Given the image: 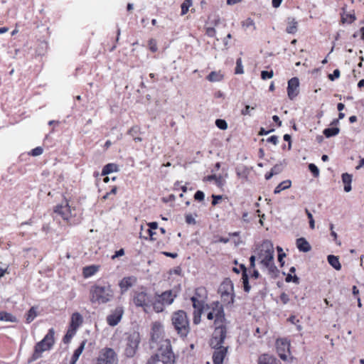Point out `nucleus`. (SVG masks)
<instances>
[{"mask_svg": "<svg viewBox=\"0 0 364 364\" xmlns=\"http://www.w3.org/2000/svg\"><path fill=\"white\" fill-rule=\"evenodd\" d=\"M208 309L209 311L207 314L208 320H213L215 328L210 340L212 348L223 347L222 344L226 337V319L223 306L219 302L212 303Z\"/></svg>", "mask_w": 364, "mask_h": 364, "instance_id": "nucleus-1", "label": "nucleus"}, {"mask_svg": "<svg viewBox=\"0 0 364 364\" xmlns=\"http://www.w3.org/2000/svg\"><path fill=\"white\" fill-rule=\"evenodd\" d=\"M257 259L260 264L269 271L276 269L274 265V250L271 241L266 240L257 248Z\"/></svg>", "mask_w": 364, "mask_h": 364, "instance_id": "nucleus-2", "label": "nucleus"}, {"mask_svg": "<svg viewBox=\"0 0 364 364\" xmlns=\"http://www.w3.org/2000/svg\"><path fill=\"white\" fill-rule=\"evenodd\" d=\"M92 302L105 304L109 301L114 296V291L110 285L95 286L90 291Z\"/></svg>", "mask_w": 364, "mask_h": 364, "instance_id": "nucleus-3", "label": "nucleus"}, {"mask_svg": "<svg viewBox=\"0 0 364 364\" xmlns=\"http://www.w3.org/2000/svg\"><path fill=\"white\" fill-rule=\"evenodd\" d=\"M54 344V330L50 328L48 333L45 336L44 338L40 342L37 343L34 348V351L32 355L30 362L36 360L42 356V353L45 351L49 350Z\"/></svg>", "mask_w": 364, "mask_h": 364, "instance_id": "nucleus-4", "label": "nucleus"}, {"mask_svg": "<svg viewBox=\"0 0 364 364\" xmlns=\"http://www.w3.org/2000/svg\"><path fill=\"white\" fill-rule=\"evenodd\" d=\"M172 323L181 337H186L189 332V322L183 311H178L172 315Z\"/></svg>", "mask_w": 364, "mask_h": 364, "instance_id": "nucleus-5", "label": "nucleus"}, {"mask_svg": "<svg viewBox=\"0 0 364 364\" xmlns=\"http://www.w3.org/2000/svg\"><path fill=\"white\" fill-rule=\"evenodd\" d=\"M154 357L155 358V361L157 358L158 360L161 361L164 364L175 363V355L172 351L169 340L166 339L162 341L159 353Z\"/></svg>", "mask_w": 364, "mask_h": 364, "instance_id": "nucleus-6", "label": "nucleus"}, {"mask_svg": "<svg viewBox=\"0 0 364 364\" xmlns=\"http://www.w3.org/2000/svg\"><path fill=\"white\" fill-rule=\"evenodd\" d=\"M133 302L136 306L142 307L144 311H147V309L151 306L152 296L145 288L141 287L134 292Z\"/></svg>", "mask_w": 364, "mask_h": 364, "instance_id": "nucleus-7", "label": "nucleus"}, {"mask_svg": "<svg viewBox=\"0 0 364 364\" xmlns=\"http://www.w3.org/2000/svg\"><path fill=\"white\" fill-rule=\"evenodd\" d=\"M125 342L124 353L127 357L132 358L135 355L140 343L139 333L136 331L128 333L126 336Z\"/></svg>", "mask_w": 364, "mask_h": 364, "instance_id": "nucleus-8", "label": "nucleus"}, {"mask_svg": "<svg viewBox=\"0 0 364 364\" xmlns=\"http://www.w3.org/2000/svg\"><path fill=\"white\" fill-rule=\"evenodd\" d=\"M117 355L112 348H105L100 353L96 364H117Z\"/></svg>", "mask_w": 364, "mask_h": 364, "instance_id": "nucleus-9", "label": "nucleus"}, {"mask_svg": "<svg viewBox=\"0 0 364 364\" xmlns=\"http://www.w3.org/2000/svg\"><path fill=\"white\" fill-rule=\"evenodd\" d=\"M276 344L279 356L283 360H287L289 353L290 344L289 341L286 339H278Z\"/></svg>", "mask_w": 364, "mask_h": 364, "instance_id": "nucleus-10", "label": "nucleus"}, {"mask_svg": "<svg viewBox=\"0 0 364 364\" xmlns=\"http://www.w3.org/2000/svg\"><path fill=\"white\" fill-rule=\"evenodd\" d=\"M124 309L121 306L117 307L110 315L107 318V321L109 326H114L121 321Z\"/></svg>", "mask_w": 364, "mask_h": 364, "instance_id": "nucleus-11", "label": "nucleus"}, {"mask_svg": "<svg viewBox=\"0 0 364 364\" xmlns=\"http://www.w3.org/2000/svg\"><path fill=\"white\" fill-rule=\"evenodd\" d=\"M299 80L297 77H292L288 81L287 94L290 100L295 98L299 94Z\"/></svg>", "mask_w": 364, "mask_h": 364, "instance_id": "nucleus-12", "label": "nucleus"}, {"mask_svg": "<svg viewBox=\"0 0 364 364\" xmlns=\"http://www.w3.org/2000/svg\"><path fill=\"white\" fill-rule=\"evenodd\" d=\"M136 282V278L135 277L131 276L124 277L122 280H120L119 283L121 294H123L124 292H126L129 288L134 286Z\"/></svg>", "mask_w": 364, "mask_h": 364, "instance_id": "nucleus-13", "label": "nucleus"}, {"mask_svg": "<svg viewBox=\"0 0 364 364\" xmlns=\"http://www.w3.org/2000/svg\"><path fill=\"white\" fill-rule=\"evenodd\" d=\"M214 348L215 351L213 355L214 364H223V360L228 352V348L225 347H218Z\"/></svg>", "mask_w": 364, "mask_h": 364, "instance_id": "nucleus-14", "label": "nucleus"}, {"mask_svg": "<svg viewBox=\"0 0 364 364\" xmlns=\"http://www.w3.org/2000/svg\"><path fill=\"white\" fill-rule=\"evenodd\" d=\"M218 292L220 294L234 293V287L232 281L229 279H225L220 285Z\"/></svg>", "mask_w": 364, "mask_h": 364, "instance_id": "nucleus-15", "label": "nucleus"}, {"mask_svg": "<svg viewBox=\"0 0 364 364\" xmlns=\"http://www.w3.org/2000/svg\"><path fill=\"white\" fill-rule=\"evenodd\" d=\"M55 213L60 215L63 220H68V202L65 201V204L58 205L54 210Z\"/></svg>", "mask_w": 364, "mask_h": 364, "instance_id": "nucleus-16", "label": "nucleus"}, {"mask_svg": "<svg viewBox=\"0 0 364 364\" xmlns=\"http://www.w3.org/2000/svg\"><path fill=\"white\" fill-rule=\"evenodd\" d=\"M163 333V326L160 322H154L151 326L152 340L156 341Z\"/></svg>", "mask_w": 364, "mask_h": 364, "instance_id": "nucleus-17", "label": "nucleus"}, {"mask_svg": "<svg viewBox=\"0 0 364 364\" xmlns=\"http://www.w3.org/2000/svg\"><path fill=\"white\" fill-rule=\"evenodd\" d=\"M296 245L300 252H307L311 250V245L304 237L298 238Z\"/></svg>", "mask_w": 364, "mask_h": 364, "instance_id": "nucleus-18", "label": "nucleus"}, {"mask_svg": "<svg viewBox=\"0 0 364 364\" xmlns=\"http://www.w3.org/2000/svg\"><path fill=\"white\" fill-rule=\"evenodd\" d=\"M158 296L164 304H165V305H170L173 303L176 297V294H173L172 291H166Z\"/></svg>", "mask_w": 364, "mask_h": 364, "instance_id": "nucleus-19", "label": "nucleus"}, {"mask_svg": "<svg viewBox=\"0 0 364 364\" xmlns=\"http://www.w3.org/2000/svg\"><path fill=\"white\" fill-rule=\"evenodd\" d=\"M207 181H215V184L218 187H223L225 185V181L221 175L217 176L215 174L208 176L205 178Z\"/></svg>", "mask_w": 364, "mask_h": 364, "instance_id": "nucleus-20", "label": "nucleus"}, {"mask_svg": "<svg viewBox=\"0 0 364 364\" xmlns=\"http://www.w3.org/2000/svg\"><path fill=\"white\" fill-rule=\"evenodd\" d=\"M100 269L98 265H90L83 268V276L85 278H89L95 274Z\"/></svg>", "mask_w": 364, "mask_h": 364, "instance_id": "nucleus-21", "label": "nucleus"}, {"mask_svg": "<svg viewBox=\"0 0 364 364\" xmlns=\"http://www.w3.org/2000/svg\"><path fill=\"white\" fill-rule=\"evenodd\" d=\"M82 316L78 313H74L71 317V326L75 330L82 323Z\"/></svg>", "mask_w": 364, "mask_h": 364, "instance_id": "nucleus-22", "label": "nucleus"}, {"mask_svg": "<svg viewBox=\"0 0 364 364\" xmlns=\"http://www.w3.org/2000/svg\"><path fill=\"white\" fill-rule=\"evenodd\" d=\"M287 23L286 31L291 34L295 33L297 31V21L294 18H288Z\"/></svg>", "mask_w": 364, "mask_h": 364, "instance_id": "nucleus-23", "label": "nucleus"}, {"mask_svg": "<svg viewBox=\"0 0 364 364\" xmlns=\"http://www.w3.org/2000/svg\"><path fill=\"white\" fill-rule=\"evenodd\" d=\"M151 305L153 306L154 311L157 313L163 311L164 306H166L159 296H156L154 301H152L151 306Z\"/></svg>", "mask_w": 364, "mask_h": 364, "instance_id": "nucleus-24", "label": "nucleus"}, {"mask_svg": "<svg viewBox=\"0 0 364 364\" xmlns=\"http://www.w3.org/2000/svg\"><path fill=\"white\" fill-rule=\"evenodd\" d=\"M223 79V75L220 71H213L207 76V80L210 82H220Z\"/></svg>", "mask_w": 364, "mask_h": 364, "instance_id": "nucleus-25", "label": "nucleus"}, {"mask_svg": "<svg viewBox=\"0 0 364 364\" xmlns=\"http://www.w3.org/2000/svg\"><path fill=\"white\" fill-rule=\"evenodd\" d=\"M328 263L336 270H340L341 269V264L339 262L338 257L334 255H328Z\"/></svg>", "mask_w": 364, "mask_h": 364, "instance_id": "nucleus-26", "label": "nucleus"}, {"mask_svg": "<svg viewBox=\"0 0 364 364\" xmlns=\"http://www.w3.org/2000/svg\"><path fill=\"white\" fill-rule=\"evenodd\" d=\"M85 346V341H82L80 346L75 350L73 355L72 357L71 364H75L76 361L78 360L80 355L82 354L84 348Z\"/></svg>", "mask_w": 364, "mask_h": 364, "instance_id": "nucleus-27", "label": "nucleus"}, {"mask_svg": "<svg viewBox=\"0 0 364 364\" xmlns=\"http://www.w3.org/2000/svg\"><path fill=\"white\" fill-rule=\"evenodd\" d=\"M116 171H117V166L115 164H108L102 168V175L106 176Z\"/></svg>", "mask_w": 364, "mask_h": 364, "instance_id": "nucleus-28", "label": "nucleus"}, {"mask_svg": "<svg viewBox=\"0 0 364 364\" xmlns=\"http://www.w3.org/2000/svg\"><path fill=\"white\" fill-rule=\"evenodd\" d=\"M291 185V181L287 180L280 183L274 189L275 194L279 193L282 191L289 188Z\"/></svg>", "mask_w": 364, "mask_h": 364, "instance_id": "nucleus-29", "label": "nucleus"}, {"mask_svg": "<svg viewBox=\"0 0 364 364\" xmlns=\"http://www.w3.org/2000/svg\"><path fill=\"white\" fill-rule=\"evenodd\" d=\"M0 321L16 322V318L10 313L6 311H0Z\"/></svg>", "mask_w": 364, "mask_h": 364, "instance_id": "nucleus-30", "label": "nucleus"}, {"mask_svg": "<svg viewBox=\"0 0 364 364\" xmlns=\"http://www.w3.org/2000/svg\"><path fill=\"white\" fill-rule=\"evenodd\" d=\"M234 293L220 294L221 300L225 304H232L234 302Z\"/></svg>", "mask_w": 364, "mask_h": 364, "instance_id": "nucleus-31", "label": "nucleus"}, {"mask_svg": "<svg viewBox=\"0 0 364 364\" xmlns=\"http://www.w3.org/2000/svg\"><path fill=\"white\" fill-rule=\"evenodd\" d=\"M37 315V308L35 306L31 307L27 313L26 321L28 323H31L35 319Z\"/></svg>", "mask_w": 364, "mask_h": 364, "instance_id": "nucleus-32", "label": "nucleus"}, {"mask_svg": "<svg viewBox=\"0 0 364 364\" xmlns=\"http://www.w3.org/2000/svg\"><path fill=\"white\" fill-rule=\"evenodd\" d=\"M339 132L340 129L338 127L327 128L323 130V134L326 137L329 138L337 135Z\"/></svg>", "mask_w": 364, "mask_h": 364, "instance_id": "nucleus-33", "label": "nucleus"}, {"mask_svg": "<svg viewBox=\"0 0 364 364\" xmlns=\"http://www.w3.org/2000/svg\"><path fill=\"white\" fill-rule=\"evenodd\" d=\"M241 267L244 268V272L242 274V282L244 285V290L245 291L248 292L250 290V287L248 284V277L246 274V269L243 265H242Z\"/></svg>", "mask_w": 364, "mask_h": 364, "instance_id": "nucleus-34", "label": "nucleus"}, {"mask_svg": "<svg viewBox=\"0 0 364 364\" xmlns=\"http://www.w3.org/2000/svg\"><path fill=\"white\" fill-rule=\"evenodd\" d=\"M191 301L193 302V306L195 311H203V304L201 301L198 300L195 296H192Z\"/></svg>", "mask_w": 364, "mask_h": 364, "instance_id": "nucleus-35", "label": "nucleus"}, {"mask_svg": "<svg viewBox=\"0 0 364 364\" xmlns=\"http://www.w3.org/2000/svg\"><path fill=\"white\" fill-rule=\"evenodd\" d=\"M192 5V0H185L181 4V15H185Z\"/></svg>", "mask_w": 364, "mask_h": 364, "instance_id": "nucleus-36", "label": "nucleus"}, {"mask_svg": "<svg viewBox=\"0 0 364 364\" xmlns=\"http://www.w3.org/2000/svg\"><path fill=\"white\" fill-rule=\"evenodd\" d=\"M272 362V358L268 355L264 354L259 358L258 364H271Z\"/></svg>", "mask_w": 364, "mask_h": 364, "instance_id": "nucleus-37", "label": "nucleus"}, {"mask_svg": "<svg viewBox=\"0 0 364 364\" xmlns=\"http://www.w3.org/2000/svg\"><path fill=\"white\" fill-rule=\"evenodd\" d=\"M215 124L216 126L220 129H222V130H225L227 129L228 128V123L226 122L225 120L224 119H218L215 121Z\"/></svg>", "mask_w": 364, "mask_h": 364, "instance_id": "nucleus-38", "label": "nucleus"}, {"mask_svg": "<svg viewBox=\"0 0 364 364\" xmlns=\"http://www.w3.org/2000/svg\"><path fill=\"white\" fill-rule=\"evenodd\" d=\"M355 19V17L353 14H342L343 23H352Z\"/></svg>", "mask_w": 364, "mask_h": 364, "instance_id": "nucleus-39", "label": "nucleus"}, {"mask_svg": "<svg viewBox=\"0 0 364 364\" xmlns=\"http://www.w3.org/2000/svg\"><path fill=\"white\" fill-rule=\"evenodd\" d=\"M244 73L243 66L241 58H238L236 61L235 73L242 74Z\"/></svg>", "mask_w": 364, "mask_h": 364, "instance_id": "nucleus-40", "label": "nucleus"}, {"mask_svg": "<svg viewBox=\"0 0 364 364\" xmlns=\"http://www.w3.org/2000/svg\"><path fill=\"white\" fill-rule=\"evenodd\" d=\"M309 169L310 170V171L312 173V174L315 177L318 176L319 170H318V167L314 164H310L309 165Z\"/></svg>", "mask_w": 364, "mask_h": 364, "instance_id": "nucleus-41", "label": "nucleus"}, {"mask_svg": "<svg viewBox=\"0 0 364 364\" xmlns=\"http://www.w3.org/2000/svg\"><path fill=\"white\" fill-rule=\"evenodd\" d=\"M342 181L344 183V185L351 183L352 175L348 174L347 173H343L342 174Z\"/></svg>", "mask_w": 364, "mask_h": 364, "instance_id": "nucleus-42", "label": "nucleus"}, {"mask_svg": "<svg viewBox=\"0 0 364 364\" xmlns=\"http://www.w3.org/2000/svg\"><path fill=\"white\" fill-rule=\"evenodd\" d=\"M283 170V166L282 164H277L273 166V168L271 169V171L274 174H279Z\"/></svg>", "mask_w": 364, "mask_h": 364, "instance_id": "nucleus-43", "label": "nucleus"}, {"mask_svg": "<svg viewBox=\"0 0 364 364\" xmlns=\"http://www.w3.org/2000/svg\"><path fill=\"white\" fill-rule=\"evenodd\" d=\"M203 311H194L193 312V323L198 324L200 322V317Z\"/></svg>", "mask_w": 364, "mask_h": 364, "instance_id": "nucleus-44", "label": "nucleus"}, {"mask_svg": "<svg viewBox=\"0 0 364 364\" xmlns=\"http://www.w3.org/2000/svg\"><path fill=\"white\" fill-rule=\"evenodd\" d=\"M43 152V149L41 146H38L31 150L30 154L33 156H38L41 155Z\"/></svg>", "mask_w": 364, "mask_h": 364, "instance_id": "nucleus-45", "label": "nucleus"}, {"mask_svg": "<svg viewBox=\"0 0 364 364\" xmlns=\"http://www.w3.org/2000/svg\"><path fill=\"white\" fill-rule=\"evenodd\" d=\"M273 75H274V73L272 70H270V71L263 70L261 73V77L263 80L270 79L273 77Z\"/></svg>", "mask_w": 364, "mask_h": 364, "instance_id": "nucleus-46", "label": "nucleus"}, {"mask_svg": "<svg viewBox=\"0 0 364 364\" xmlns=\"http://www.w3.org/2000/svg\"><path fill=\"white\" fill-rule=\"evenodd\" d=\"M306 213L307 217H308V218L309 220V226H310V228L311 229H314L315 228V221L314 220L312 214L307 209H306Z\"/></svg>", "mask_w": 364, "mask_h": 364, "instance_id": "nucleus-47", "label": "nucleus"}, {"mask_svg": "<svg viewBox=\"0 0 364 364\" xmlns=\"http://www.w3.org/2000/svg\"><path fill=\"white\" fill-rule=\"evenodd\" d=\"M140 132V127L138 126L132 127L128 132L129 134L132 136H135L137 134Z\"/></svg>", "mask_w": 364, "mask_h": 364, "instance_id": "nucleus-48", "label": "nucleus"}, {"mask_svg": "<svg viewBox=\"0 0 364 364\" xmlns=\"http://www.w3.org/2000/svg\"><path fill=\"white\" fill-rule=\"evenodd\" d=\"M330 80L333 81L340 77V71L338 69H336L332 74L328 75Z\"/></svg>", "mask_w": 364, "mask_h": 364, "instance_id": "nucleus-49", "label": "nucleus"}, {"mask_svg": "<svg viewBox=\"0 0 364 364\" xmlns=\"http://www.w3.org/2000/svg\"><path fill=\"white\" fill-rule=\"evenodd\" d=\"M194 198L196 200L202 201L204 200L205 194L201 191H198L194 195Z\"/></svg>", "mask_w": 364, "mask_h": 364, "instance_id": "nucleus-50", "label": "nucleus"}, {"mask_svg": "<svg viewBox=\"0 0 364 364\" xmlns=\"http://www.w3.org/2000/svg\"><path fill=\"white\" fill-rule=\"evenodd\" d=\"M255 107H250V105H246L245 109L241 111V114L242 115H250V110L255 109Z\"/></svg>", "mask_w": 364, "mask_h": 364, "instance_id": "nucleus-51", "label": "nucleus"}, {"mask_svg": "<svg viewBox=\"0 0 364 364\" xmlns=\"http://www.w3.org/2000/svg\"><path fill=\"white\" fill-rule=\"evenodd\" d=\"M149 48L152 52H156L157 50L156 42L154 39H151L149 41Z\"/></svg>", "mask_w": 364, "mask_h": 364, "instance_id": "nucleus-52", "label": "nucleus"}, {"mask_svg": "<svg viewBox=\"0 0 364 364\" xmlns=\"http://www.w3.org/2000/svg\"><path fill=\"white\" fill-rule=\"evenodd\" d=\"M186 222L188 224H195L196 220L191 214H188L186 215Z\"/></svg>", "mask_w": 364, "mask_h": 364, "instance_id": "nucleus-53", "label": "nucleus"}, {"mask_svg": "<svg viewBox=\"0 0 364 364\" xmlns=\"http://www.w3.org/2000/svg\"><path fill=\"white\" fill-rule=\"evenodd\" d=\"M280 300L284 304H286L289 301V296L286 293H282L280 295Z\"/></svg>", "mask_w": 364, "mask_h": 364, "instance_id": "nucleus-54", "label": "nucleus"}, {"mask_svg": "<svg viewBox=\"0 0 364 364\" xmlns=\"http://www.w3.org/2000/svg\"><path fill=\"white\" fill-rule=\"evenodd\" d=\"M291 281L294 283H298L299 279L296 276L292 277L290 274H289L286 277V282H290Z\"/></svg>", "mask_w": 364, "mask_h": 364, "instance_id": "nucleus-55", "label": "nucleus"}, {"mask_svg": "<svg viewBox=\"0 0 364 364\" xmlns=\"http://www.w3.org/2000/svg\"><path fill=\"white\" fill-rule=\"evenodd\" d=\"M212 198H213L212 205H215L218 203L219 200L222 199V196L213 195Z\"/></svg>", "mask_w": 364, "mask_h": 364, "instance_id": "nucleus-56", "label": "nucleus"}, {"mask_svg": "<svg viewBox=\"0 0 364 364\" xmlns=\"http://www.w3.org/2000/svg\"><path fill=\"white\" fill-rule=\"evenodd\" d=\"M215 30L213 27H208L206 28V34L210 37H213L215 35Z\"/></svg>", "mask_w": 364, "mask_h": 364, "instance_id": "nucleus-57", "label": "nucleus"}, {"mask_svg": "<svg viewBox=\"0 0 364 364\" xmlns=\"http://www.w3.org/2000/svg\"><path fill=\"white\" fill-rule=\"evenodd\" d=\"M242 26L245 28L254 26V22L251 18H247L246 21L243 22Z\"/></svg>", "mask_w": 364, "mask_h": 364, "instance_id": "nucleus-58", "label": "nucleus"}, {"mask_svg": "<svg viewBox=\"0 0 364 364\" xmlns=\"http://www.w3.org/2000/svg\"><path fill=\"white\" fill-rule=\"evenodd\" d=\"M267 142L272 143L274 145H276L278 143V137L277 136H271L267 139Z\"/></svg>", "mask_w": 364, "mask_h": 364, "instance_id": "nucleus-59", "label": "nucleus"}, {"mask_svg": "<svg viewBox=\"0 0 364 364\" xmlns=\"http://www.w3.org/2000/svg\"><path fill=\"white\" fill-rule=\"evenodd\" d=\"M124 255V250L123 249H120V250H119L115 252V254L112 256V259H116L118 257L123 256Z\"/></svg>", "mask_w": 364, "mask_h": 364, "instance_id": "nucleus-60", "label": "nucleus"}, {"mask_svg": "<svg viewBox=\"0 0 364 364\" xmlns=\"http://www.w3.org/2000/svg\"><path fill=\"white\" fill-rule=\"evenodd\" d=\"M232 38V36L230 33H228L227 36L223 39V44L225 48V49H228L229 48V39Z\"/></svg>", "mask_w": 364, "mask_h": 364, "instance_id": "nucleus-61", "label": "nucleus"}, {"mask_svg": "<svg viewBox=\"0 0 364 364\" xmlns=\"http://www.w3.org/2000/svg\"><path fill=\"white\" fill-rule=\"evenodd\" d=\"M164 255L167 257H170L171 258H176L177 257L178 255L176 252H162Z\"/></svg>", "mask_w": 364, "mask_h": 364, "instance_id": "nucleus-62", "label": "nucleus"}, {"mask_svg": "<svg viewBox=\"0 0 364 364\" xmlns=\"http://www.w3.org/2000/svg\"><path fill=\"white\" fill-rule=\"evenodd\" d=\"M148 226L151 230H156L158 228V223L156 222H151L148 223Z\"/></svg>", "mask_w": 364, "mask_h": 364, "instance_id": "nucleus-63", "label": "nucleus"}, {"mask_svg": "<svg viewBox=\"0 0 364 364\" xmlns=\"http://www.w3.org/2000/svg\"><path fill=\"white\" fill-rule=\"evenodd\" d=\"M255 259H256V256H255V255H252L250 258V267L252 268H254L255 266Z\"/></svg>", "mask_w": 364, "mask_h": 364, "instance_id": "nucleus-64", "label": "nucleus"}]
</instances>
